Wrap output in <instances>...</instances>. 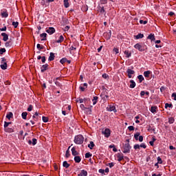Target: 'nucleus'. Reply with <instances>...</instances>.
<instances>
[{
	"mask_svg": "<svg viewBox=\"0 0 176 176\" xmlns=\"http://www.w3.org/2000/svg\"><path fill=\"white\" fill-rule=\"evenodd\" d=\"M135 49H137L140 52H146V50H148V46L145 44L142 43H136L134 45Z\"/></svg>",
	"mask_w": 176,
	"mask_h": 176,
	"instance_id": "nucleus-1",
	"label": "nucleus"
},
{
	"mask_svg": "<svg viewBox=\"0 0 176 176\" xmlns=\"http://www.w3.org/2000/svg\"><path fill=\"white\" fill-rule=\"evenodd\" d=\"M83 141H85V138H83V135H78L75 136L74 142L77 145H82L83 144Z\"/></svg>",
	"mask_w": 176,
	"mask_h": 176,
	"instance_id": "nucleus-2",
	"label": "nucleus"
},
{
	"mask_svg": "<svg viewBox=\"0 0 176 176\" xmlns=\"http://www.w3.org/2000/svg\"><path fill=\"white\" fill-rule=\"evenodd\" d=\"M131 149V146H130V143H125L122 146L123 153H130Z\"/></svg>",
	"mask_w": 176,
	"mask_h": 176,
	"instance_id": "nucleus-3",
	"label": "nucleus"
},
{
	"mask_svg": "<svg viewBox=\"0 0 176 176\" xmlns=\"http://www.w3.org/2000/svg\"><path fill=\"white\" fill-rule=\"evenodd\" d=\"M1 65H0V68H1V69H8V60H6V58H1Z\"/></svg>",
	"mask_w": 176,
	"mask_h": 176,
	"instance_id": "nucleus-4",
	"label": "nucleus"
},
{
	"mask_svg": "<svg viewBox=\"0 0 176 176\" xmlns=\"http://www.w3.org/2000/svg\"><path fill=\"white\" fill-rule=\"evenodd\" d=\"M126 74H127L128 78H129V79H131V78H133V75L135 74V72L131 69H127Z\"/></svg>",
	"mask_w": 176,
	"mask_h": 176,
	"instance_id": "nucleus-5",
	"label": "nucleus"
},
{
	"mask_svg": "<svg viewBox=\"0 0 176 176\" xmlns=\"http://www.w3.org/2000/svg\"><path fill=\"white\" fill-rule=\"evenodd\" d=\"M107 109L109 112L113 111L115 113H116V112H118V110H116V107L115 106H113V104L109 105V107L107 108Z\"/></svg>",
	"mask_w": 176,
	"mask_h": 176,
	"instance_id": "nucleus-6",
	"label": "nucleus"
},
{
	"mask_svg": "<svg viewBox=\"0 0 176 176\" xmlns=\"http://www.w3.org/2000/svg\"><path fill=\"white\" fill-rule=\"evenodd\" d=\"M102 134H104L106 138H109L111 136V130L109 129H106L102 131Z\"/></svg>",
	"mask_w": 176,
	"mask_h": 176,
	"instance_id": "nucleus-7",
	"label": "nucleus"
},
{
	"mask_svg": "<svg viewBox=\"0 0 176 176\" xmlns=\"http://www.w3.org/2000/svg\"><path fill=\"white\" fill-rule=\"evenodd\" d=\"M47 69H49V65L47 63L43 65L41 67V72H45V71H47Z\"/></svg>",
	"mask_w": 176,
	"mask_h": 176,
	"instance_id": "nucleus-8",
	"label": "nucleus"
},
{
	"mask_svg": "<svg viewBox=\"0 0 176 176\" xmlns=\"http://www.w3.org/2000/svg\"><path fill=\"white\" fill-rule=\"evenodd\" d=\"M46 32H47V34H50V35H52V34H54V32H56V29H54V28H49L46 30Z\"/></svg>",
	"mask_w": 176,
	"mask_h": 176,
	"instance_id": "nucleus-9",
	"label": "nucleus"
},
{
	"mask_svg": "<svg viewBox=\"0 0 176 176\" xmlns=\"http://www.w3.org/2000/svg\"><path fill=\"white\" fill-rule=\"evenodd\" d=\"M98 12H100L102 14H104V15L107 14V11H105V9L104 8V6H99L98 7Z\"/></svg>",
	"mask_w": 176,
	"mask_h": 176,
	"instance_id": "nucleus-10",
	"label": "nucleus"
},
{
	"mask_svg": "<svg viewBox=\"0 0 176 176\" xmlns=\"http://www.w3.org/2000/svg\"><path fill=\"white\" fill-rule=\"evenodd\" d=\"M1 36H3V41L4 42H7L9 39V35L5 32L1 33Z\"/></svg>",
	"mask_w": 176,
	"mask_h": 176,
	"instance_id": "nucleus-11",
	"label": "nucleus"
},
{
	"mask_svg": "<svg viewBox=\"0 0 176 176\" xmlns=\"http://www.w3.org/2000/svg\"><path fill=\"white\" fill-rule=\"evenodd\" d=\"M117 157H118V162H122L124 159V156H123V153H118L117 154Z\"/></svg>",
	"mask_w": 176,
	"mask_h": 176,
	"instance_id": "nucleus-12",
	"label": "nucleus"
},
{
	"mask_svg": "<svg viewBox=\"0 0 176 176\" xmlns=\"http://www.w3.org/2000/svg\"><path fill=\"white\" fill-rule=\"evenodd\" d=\"M147 39H150V41H151V42H155V41H156V38H155V34H150L147 36Z\"/></svg>",
	"mask_w": 176,
	"mask_h": 176,
	"instance_id": "nucleus-13",
	"label": "nucleus"
},
{
	"mask_svg": "<svg viewBox=\"0 0 176 176\" xmlns=\"http://www.w3.org/2000/svg\"><path fill=\"white\" fill-rule=\"evenodd\" d=\"M72 154L73 156H78L79 155V153L77 152L76 148L75 146L72 147Z\"/></svg>",
	"mask_w": 176,
	"mask_h": 176,
	"instance_id": "nucleus-14",
	"label": "nucleus"
},
{
	"mask_svg": "<svg viewBox=\"0 0 176 176\" xmlns=\"http://www.w3.org/2000/svg\"><path fill=\"white\" fill-rule=\"evenodd\" d=\"M151 74H152V72L151 70L144 72V76L145 78H149V76H151Z\"/></svg>",
	"mask_w": 176,
	"mask_h": 176,
	"instance_id": "nucleus-15",
	"label": "nucleus"
},
{
	"mask_svg": "<svg viewBox=\"0 0 176 176\" xmlns=\"http://www.w3.org/2000/svg\"><path fill=\"white\" fill-rule=\"evenodd\" d=\"M124 54H125L126 58H130V56H131V52L126 50L124 52Z\"/></svg>",
	"mask_w": 176,
	"mask_h": 176,
	"instance_id": "nucleus-16",
	"label": "nucleus"
},
{
	"mask_svg": "<svg viewBox=\"0 0 176 176\" xmlns=\"http://www.w3.org/2000/svg\"><path fill=\"white\" fill-rule=\"evenodd\" d=\"M2 17H5L6 19L8 17L9 14H8V10H5L4 11L1 12V13Z\"/></svg>",
	"mask_w": 176,
	"mask_h": 176,
	"instance_id": "nucleus-17",
	"label": "nucleus"
},
{
	"mask_svg": "<svg viewBox=\"0 0 176 176\" xmlns=\"http://www.w3.org/2000/svg\"><path fill=\"white\" fill-rule=\"evenodd\" d=\"M32 118L34 119L35 122L38 121L39 118H41V116H39V113H38V111H36L34 113V115L32 116Z\"/></svg>",
	"mask_w": 176,
	"mask_h": 176,
	"instance_id": "nucleus-18",
	"label": "nucleus"
},
{
	"mask_svg": "<svg viewBox=\"0 0 176 176\" xmlns=\"http://www.w3.org/2000/svg\"><path fill=\"white\" fill-rule=\"evenodd\" d=\"M55 57H56V56H54V53L50 52V56L48 58V61H53V60H54Z\"/></svg>",
	"mask_w": 176,
	"mask_h": 176,
	"instance_id": "nucleus-19",
	"label": "nucleus"
},
{
	"mask_svg": "<svg viewBox=\"0 0 176 176\" xmlns=\"http://www.w3.org/2000/svg\"><path fill=\"white\" fill-rule=\"evenodd\" d=\"M78 176H87V170H82L81 172L78 174Z\"/></svg>",
	"mask_w": 176,
	"mask_h": 176,
	"instance_id": "nucleus-20",
	"label": "nucleus"
},
{
	"mask_svg": "<svg viewBox=\"0 0 176 176\" xmlns=\"http://www.w3.org/2000/svg\"><path fill=\"white\" fill-rule=\"evenodd\" d=\"M129 82L131 83L129 85L130 89H134V87H135V85H136L134 80H131Z\"/></svg>",
	"mask_w": 176,
	"mask_h": 176,
	"instance_id": "nucleus-21",
	"label": "nucleus"
},
{
	"mask_svg": "<svg viewBox=\"0 0 176 176\" xmlns=\"http://www.w3.org/2000/svg\"><path fill=\"white\" fill-rule=\"evenodd\" d=\"M82 160V158H80V157L78 156V155H76L74 157V162L75 163H80Z\"/></svg>",
	"mask_w": 176,
	"mask_h": 176,
	"instance_id": "nucleus-22",
	"label": "nucleus"
},
{
	"mask_svg": "<svg viewBox=\"0 0 176 176\" xmlns=\"http://www.w3.org/2000/svg\"><path fill=\"white\" fill-rule=\"evenodd\" d=\"M108 95V89L106 88H103L102 93L100 94V97H103L104 96Z\"/></svg>",
	"mask_w": 176,
	"mask_h": 176,
	"instance_id": "nucleus-23",
	"label": "nucleus"
},
{
	"mask_svg": "<svg viewBox=\"0 0 176 176\" xmlns=\"http://www.w3.org/2000/svg\"><path fill=\"white\" fill-rule=\"evenodd\" d=\"M63 5L65 8L67 9L69 8V0H63Z\"/></svg>",
	"mask_w": 176,
	"mask_h": 176,
	"instance_id": "nucleus-24",
	"label": "nucleus"
},
{
	"mask_svg": "<svg viewBox=\"0 0 176 176\" xmlns=\"http://www.w3.org/2000/svg\"><path fill=\"white\" fill-rule=\"evenodd\" d=\"M62 42H64V36L60 35L59 38L56 41V43H61Z\"/></svg>",
	"mask_w": 176,
	"mask_h": 176,
	"instance_id": "nucleus-25",
	"label": "nucleus"
},
{
	"mask_svg": "<svg viewBox=\"0 0 176 176\" xmlns=\"http://www.w3.org/2000/svg\"><path fill=\"white\" fill-rule=\"evenodd\" d=\"M150 111L152 113H155L157 111V107L156 106H152Z\"/></svg>",
	"mask_w": 176,
	"mask_h": 176,
	"instance_id": "nucleus-26",
	"label": "nucleus"
},
{
	"mask_svg": "<svg viewBox=\"0 0 176 176\" xmlns=\"http://www.w3.org/2000/svg\"><path fill=\"white\" fill-rule=\"evenodd\" d=\"M40 36L42 38L41 41H46V36H47V34L46 33L41 34Z\"/></svg>",
	"mask_w": 176,
	"mask_h": 176,
	"instance_id": "nucleus-27",
	"label": "nucleus"
},
{
	"mask_svg": "<svg viewBox=\"0 0 176 176\" xmlns=\"http://www.w3.org/2000/svg\"><path fill=\"white\" fill-rule=\"evenodd\" d=\"M135 39H142L144 38V34L139 33L138 35L135 36Z\"/></svg>",
	"mask_w": 176,
	"mask_h": 176,
	"instance_id": "nucleus-28",
	"label": "nucleus"
},
{
	"mask_svg": "<svg viewBox=\"0 0 176 176\" xmlns=\"http://www.w3.org/2000/svg\"><path fill=\"white\" fill-rule=\"evenodd\" d=\"M94 146H96V145L94 144V142L91 141L89 142V144H88V148H89V149H93V148H94Z\"/></svg>",
	"mask_w": 176,
	"mask_h": 176,
	"instance_id": "nucleus-29",
	"label": "nucleus"
},
{
	"mask_svg": "<svg viewBox=\"0 0 176 176\" xmlns=\"http://www.w3.org/2000/svg\"><path fill=\"white\" fill-rule=\"evenodd\" d=\"M6 118H7V119H8V120H10V119H12V118H13V113L9 112V113L6 115Z\"/></svg>",
	"mask_w": 176,
	"mask_h": 176,
	"instance_id": "nucleus-30",
	"label": "nucleus"
},
{
	"mask_svg": "<svg viewBox=\"0 0 176 176\" xmlns=\"http://www.w3.org/2000/svg\"><path fill=\"white\" fill-rule=\"evenodd\" d=\"M175 122V119L173 117H170L168 118V124H173Z\"/></svg>",
	"mask_w": 176,
	"mask_h": 176,
	"instance_id": "nucleus-31",
	"label": "nucleus"
},
{
	"mask_svg": "<svg viewBox=\"0 0 176 176\" xmlns=\"http://www.w3.org/2000/svg\"><path fill=\"white\" fill-rule=\"evenodd\" d=\"M70 164H68L67 161H64L63 163V166L65 167V168H68L69 167Z\"/></svg>",
	"mask_w": 176,
	"mask_h": 176,
	"instance_id": "nucleus-32",
	"label": "nucleus"
},
{
	"mask_svg": "<svg viewBox=\"0 0 176 176\" xmlns=\"http://www.w3.org/2000/svg\"><path fill=\"white\" fill-rule=\"evenodd\" d=\"M138 79L139 80L140 83H142V81L144 80V76L142 75L138 76Z\"/></svg>",
	"mask_w": 176,
	"mask_h": 176,
	"instance_id": "nucleus-33",
	"label": "nucleus"
},
{
	"mask_svg": "<svg viewBox=\"0 0 176 176\" xmlns=\"http://www.w3.org/2000/svg\"><path fill=\"white\" fill-rule=\"evenodd\" d=\"M69 148H71V146H69L67 150L66 151V153H65L66 157H69V156H71V154L69 153Z\"/></svg>",
	"mask_w": 176,
	"mask_h": 176,
	"instance_id": "nucleus-34",
	"label": "nucleus"
},
{
	"mask_svg": "<svg viewBox=\"0 0 176 176\" xmlns=\"http://www.w3.org/2000/svg\"><path fill=\"white\" fill-rule=\"evenodd\" d=\"M140 135V133L139 132H137L136 133L134 134V138L136 141H138Z\"/></svg>",
	"mask_w": 176,
	"mask_h": 176,
	"instance_id": "nucleus-35",
	"label": "nucleus"
},
{
	"mask_svg": "<svg viewBox=\"0 0 176 176\" xmlns=\"http://www.w3.org/2000/svg\"><path fill=\"white\" fill-rule=\"evenodd\" d=\"M27 115H28L27 112H23L21 114L22 119H24V120H25V119H27Z\"/></svg>",
	"mask_w": 176,
	"mask_h": 176,
	"instance_id": "nucleus-36",
	"label": "nucleus"
},
{
	"mask_svg": "<svg viewBox=\"0 0 176 176\" xmlns=\"http://www.w3.org/2000/svg\"><path fill=\"white\" fill-rule=\"evenodd\" d=\"M97 100H98V98L97 96H94L92 100L93 105H96V104H97Z\"/></svg>",
	"mask_w": 176,
	"mask_h": 176,
	"instance_id": "nucleus-37",
	"label": "nucleus"
},
{
	"mask_svg": "<svg viewBox=\"0 0 176 176\" xmlns=\"http://www.w3.org/2000/svg\"><path fill=\"white\" fill-rule=\"evenodd\" d=\"M67 58H63L62 59L60 60V64H65V63H67Z\"/></svg>",
	"mask_w": 176,
	"mask_h": 176,
	"instance_id": "nucleus-38",
	"label": "nucleus"
},
{
	"mask_svg": "<svg viewBox=\"0 0 176 176\" xmlns=\"http://www.w3.org/2000/svg\"><path fill=\"white\" fill-rule=\"evenodd\" d=\"M42 119H43V122H44V123H47V122H49V118H47V117L43 116Z\"/></svg>",
	"mask_w": 176,
	"mask_h": 176,
	"instance_id": "nucleus-39",
	"label": "nucleus"
},
{
	"mask_svg": "<svg viewBox=\"0 0 176 176\" xmlns=\"http://www.w3.org/2000/svg\"><path fill=\"white\" fill-rule=\"evenodd\" d=\"M165 108H166V109H167L168 108H173V104L166 103Z\"/></svg>",
	"mask_w": 176,
	"mask_h": 176,
	"instance_id": "nucleus-40",
	"label": "nucleus"
},
{
	"mask_svg": "<svg viewBox=\"0 0 176 176\" xmlns=\"http://www.w3.org/2000/svg\"><path fill=\"white\" fill-rule=\"evenodd\" d=\"M157 162L159 164H163V160H162V158L160 157H157Z\"/></svg>",
	"mask_w": 176,
	"mask_h": 176,
	"instance_id": "nucleus-41",
	"label": "nucleus"
},
{
	"mask_svg": "<svg viewBox=\"0 0 176 176\" xmlns=\"http://www.w3.org/2000/svg\"><path fill=\"white\" fill-rule=\"evenodd\" d=\"M12 25L14 26V28H17V27H19V22L16 21H13L12 22Z\"/></svg>",
	"mask_w": 176,
	"mask_h": 176,
	"instance_id": "nucleus-42",
	"label": "nucleus"
},
{
	"mask_svg": "<svg viewBox=\"0 0 176 176\" xmlns=\"http://www.w3.org/2000/svg\"><path fill=\"white\" fill-rule=\"evenodd\" d=\"M141 147L140 146V144H136L133 146V149H135V151H137V149H140Z\"/></svg>",
	"mask_w": 176,
	"mask_h": 176,
	"instance_id": "nucleus-43",
	"label": "nucleus"
},
{
	"mask_svg": "<svg viewBox=\"0 0 176 176\" xmlns=\"http://www.w3.org/2000/svg\"><path fill=\"white\" fill-rule=\"evenodd\" d=\"M91 156H93V155L91 153H87L85 154V158L86 159H89V157H91Z\"/></svg>",
	"mask_w": 176,
	"mask_h": 176,
	"instance_id": "nucleus-44",
	"label": "nucleus"
},
{
	"mask_svg": "<svg viewBox=\"0 0 176 176\" xmlns=\"http://www.w3.org/2000/svg\"><path fill=\"white\" fill-rule=\"evenodd\" d=\"M87 112L89 115H91V107H87Z\"/></svg>",
	"mask_w": 176,
	"mask_h": 176,
	"instance_id": "nucleus-45",
	"label": "nucleus"
},
{
	"mask_svg": "<svg viewBox=\"0 0 176 176\" xmlns=\"http://www.w3.org/2000/svg\"><path fill=\"white\" fill-rule=\"evenodd\" d=\"M56 86H57L58 87H61L63 85H61V83H60V82L58 81H54Z\"/></svg>",
	"mask_w": 176,
	"mask_h": 176,
	"instance_id": "nucleus-46",
	"label": "nucleus"
},
{
	"mask_svg": "<svg viewBox=\"0 0 176 176\" xmlns=\"http://www.w3.org/2000/svg\"><path fill=\"white\" fill-rule=\"evenodd\" d=\"M101 5H107L108 3V0H100Z\"/></svg>",
	"mask_w": 176,
	"mask_h": 176,
	"instance_id": "nucleus-47",
	"label": "nucleus"
},
{
	"mask_svg": "<svg viewBox=\"0 0 176 176\" xmlns=\"http://www.w3.org/2000/svg\"><path fill=\"white\" fill-rule=\"evenodd\" d=\"M113 53H116V54H118V53H119V48L114 47L113 49Z\"/></svg>",
	"mask_w": 176,
	"mask_h": 176,
	"instance_id": "nucleus-48",
	"label": "nucleus"
},
{
	"mask_svg": "<svg viewBox=\"0 0 176 176\" xmlns=\"http://www.w3.org/2000/svg\"><path fill=\"white\" fill-rule=\"evenodd\" d=\"M140 148H143L144 149H146V144L145 143H142L140 144Z\"/></svg>",
	"mask_w": 176,
	"mask_h": 176,
	"instance_id": "nucleus-49",
	"label": "nucleus"
},
{
	"mask_svg": "<svg viewBox=\"0 0 176 176\" xmlns=\"http://www.w3.org/2000/svg\"><path fill=\"white\" fill-rule=\"evenodd\" d=\"M107 166H108L110 168H112V167H113V166H115V163H113V162L109 163L107 164Z\"/></svg>",
	"mask_w": 176,
	"mask_h": 176,
	"instance_id": "nucleus-50",
	"label": "nucleus"
},
{
	"mask_svg": "<svg viewBox=\"0 0 176 176\" xmlns=\"http://www.w3.org/2000/svg\"><path fill=\"white\" fill-rule=\"evenodd\" d=\"M6 52V49L5 48H1L0 49V54H3V53Z\"/></svg>",
	"mask_w": 176,
	"mask_h": 176,
	"instance_id": "nucleus-51",
	"label": "nucleus"
},
{
	"mask_svg": "<svg viewBox=\"0 0 176 176\" xmlns=\"http://www.w3.org/2000/svg\"><path fill=\"white\" fill-rule=\"evenodd\" d=\"M37 49H38V50H43V45H41V44H37Z\"/></svg>",
	"mask_w": 176,
	"mask_h": 176,
	"instance_id": "nucleus-52",
	"label": "nucleus"
},
{
	"mask_svg": "<svg viewBox=\"0 0 176 176\" xmlns=\"http://www.w3.org/2000/svg\"><path fill=\"white\" fill-rule=\"evenodd\" d=\"M138 141L140 142H142V141H144V136L143 135H139Z\"/></svg>",
	"mask_w": 176,
	"mask_h": 176,
	"instance_id": "nucleus-53",
	"label": "nucleus"
},
{
	"mask_svg": "<svg viewBox=\"0 0 176 176\" xmlns=\"http://www.w3.org/2000/svg\"><path fill=\"white\" fill-rule=\"evenodd\" d=\"M102 78H104V79H108V78H109V76H108V74H102Z\"/></svg>",
	"mask_w": 176,
	"mask_h": 176,
	"instance_id": "nucleus-54",
	"label": "nucleus"
},
{
	"mask_svg": "<svg viewBox=\"0 0 176 176\" xmlns=\"http://www.w3.org/2000/svg\"><path fill=\"white\" fill-rule=\"evenodd\" d=\"M147 23H148L147 21L140 20V24H144L145 25V24H147Z\"/></svg>",
	"mask_w": 176,
	"mask_h": 176,
	"instance_id": "nucleus-55",
	"label": "nucleus"
},
{
	"mask_svg": "<svg viewBox=\"0 0 176 176\" xmlns=\"http://www.w3.org/2000/svg\"><path fill=\"white\" fill-rule=\"evenodd\" d=\"M36 142H37L36 139V138H33L32 139V145H36Z\"/></svg>",
	"mask_w": 176,
	"mask_h": 176,
	"instance_id": "nucleus-56",
	"label": "nucleus"
},
{
	"mask_svg": "<svg viewBox=\"0 0 176 176\" xmlns=\"http://www.w3.org/2000/svg\"><path fill=\"white\" fill-rule=\"evenodd\" d=\"M41 61H42L43 64H45V63H46V57L42 56Z\"/></svg>",
	"mask_w": 176,
	"mask_h": 176,
	"instance_id": "nucleus-57",
	"label": "nucleus"
},
{
	"mask_svg": "<svg viewBox=\"0 0 176 176\" xmlns=\"http://www.w3.org/2000/svg\"><path fill=\"white\" fill-rule=\"evenodd\" d=\"M80 107L81 108V109H82V111H85V110L86 109V108H87V107H85V104H81L80 105Z\"/></svg>",
	"mask_w": 176,
	"mask_h": 176,
	"instance_id": "nucleus-58",
	"label": "nucleus"
},
{
	"mask_svg": "<svg viewBox=\"0 0 176 176\" xmlns=\"http://www.w3.org/2000/svg\"><path fill=\"white\" fill-rule=\"evenodd\" d=\"M28 112H31L32 111V104H30L28 108Z\"/></svg>",
	"mask_w": 176,
	"mask_h": 176,
	"instance_id": "nucleus-59",
	"label": "nucleus"
},
{
	"mask_svg": "<svg viewBox=\"0 0 176 176\" xmlns=\"http://www.w3.org/2000/svg\"><path fill=\"white\" fill-rule=\"evenodd\" d=\"M102 100H108L109 98V96L108 95H104V96L101 97Z\"/></svg>",
	"mask_w": 176,
	"mask_h": 176,
	"instance_id": "nucleus-60",
	"label": "nucleus"
},
{
	"mask_svg": "<svg viewBox=\"0 0 176 176\" xmlns=\"http://www.w3.org/2000/svg\"><path fill=\"white\" fill-rule=\"evenodd\" d=\"M128 129L129 130V131H134V127L133 126H129L128 127Z\"/></svg>",
	"mask_w": 176,
	"mask_h": 176,
	"instance_id": "nucleus-61",
	"label": "nucleus"
},
{
	"mask_svg": "<svg viewBox=\"0 0 176 176\" xmlns=\"http://www.w3.org/2000/svg\"><path fill=\"white\" fill-rule=\"evenodd\" d=\"M69 28L70 27L69 25H66L65 28H64V31L67 32V31H69Z\"/></svg>",
	"mask_w": 176,
	"mask_h": 176,
	"instance_id": "nucleus-62",
	"label": "nucleus"
},
{
	"mask_svg": "<svg viewBox=\"0 0 176 176\" xmlns=\"http://www.w3.org/2000/svg\"><path fill=\"white\" fill-rule=\"evenodd\" d=\"M171 97H173V100H174L175 101H176V93H175V92H174L173 94H172Z\"/></svg>",
	"mask_w": 176,
	"mask_h": 176,
	"instance_id": "nucleus-63",
	"label": "nucleus"
},
{
	"mask_svg": "<svg viewBox=\"0 0 176 176\" xmlns=\"http://www.w3.org/2000/svg\"><path fill=\"white\" fill-rule=\"evenodd\" d=\"M69 50H76V47L72 46L70 47Z\"/></svg>",
	"mask_w": 176,
	"mask_h": 176,
	"instance_id": "nucleus-64",
	"label": "nucleus"
}]
</instances>
